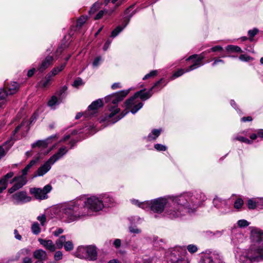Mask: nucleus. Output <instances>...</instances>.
<instances>
[{"mask_svg": "<svg viewBox=\"0 0 263 263\" xmlns=\"http://www.w3.org/2000/svg\"><path fill=\"white\" fill-rule=\"evenodd\" d=\"M10 141H6L3 145H0V160L4 157L11 147L13 143Z\"/></svg>", "mask_w": 263, "mask_h": 263, "instance_id": "6ab92c4d", "label": "nucleus"}, {"mask_svg": "<svg viewBox=\"0 0 263 263\" xmlns=\"http://www.w3.org/2000/svg\"><path fill=\"white\" fill-rule=\"evenodd\" d=\"M66 242V238L65 236H61L55 242V246L56 248L61 249L64 246V244Z\"/></svg>", "mask_w": 263, "mask_h": 263, "instance_id": "473e14b6", "label": "nucleus"}, {"mask_svg": "<svg viewBox=\"0 0 263 263\" xmlns=\"http://www.w3.org/2000/svg\"><path fill=\"white\" fill-rule=\"evenodd\" d=\"M121 87V86L119 83H115L111 85V88L113 89L120 88Z\"/></svg>", "mask_w": 263, "mask_h": 263, "instance_id": "338daca9", "label": "nucleus"}, {"mask_svg": "<svg viewBox=\"0 0 263 263\" xmlns=\"http://www.w3.org/2000/svg\"><path fill=\"white\" fill-rule=\"evenodd\" d=\"M117 7H115L114 9L107 10L104 9L100 11L95 17V20H99L101 18L103 15L110 16L114 12Z\"/></svg>", "mask_w": 263, "mask_h": 263, "instance_id": "a878e982", "label": "nucleus"}, {"mask_svg": "<svg viewBox=\"0 0 263 263\" xmlns=\"http://www.w3.org/2000/svg\"><path fill=\"white\" fill-rule=\"evenodd\" d=\"M223 48L221 46H216L212 47L210 49L208 50V53L210 52H216V51H222Z\"/></svg>", "mask_w": 263, "mask_h": 263, "instance_id": "864d4df0", "label": "nucleus"}, {"mask_svg": "<svg viewBox=\"0 0 263 263\" xmlns=\"http://www.w3.org/2000/svg\"><path fill=\"white\" fill-rule=\"evenodd\" d=\"M101 61H102V59H101V57H98L96 58H95L92 63L93 66L97 67L98 66H99V64H100Z\"/></svg>", "mask_w": 263, "mask_h": 263, "instance_id": "5fc2aeb1", "label": "nucleus"}, {"mask_svg": "<svg viewBox=\"0 0 263 263\" xmlns=\"http://www.w3.org/2000/svg\"><path fill=\"white\" fill-rule=\"evenodd\" d=\"M161 132V129H153L151 133L149 134L147 139L149 141L155 140L159 137Z\"/></svg>", "mask_w": 263, "mask_h": 263, "instance_id": "c85d7f7f", "label": "nucleus"}, {"mask_svg": "<svg viewBox=\"0 0 263 263\" xmlns=\"http://www.w3.org/2000/svg\"><path fill=\"white\" fill-rule=\"evenodd\" d=\"M251 236L255 243L245 250L240 254V263H253L263 261V233L255 229L251 231Z\"/></svg>", "mask_w": 263, "mask_h": 263, "instance_id": "f03ea898", "label": "nucleus"}, {"mask_svg": "<svg viewBox=\"0 0 263 263\" xmlns=\"http://www.w3.org/2000/svg\"><path fill=\"white\" fill-rule=\"evenodd\" d=\"M54 60L55 59L53 55H47L39 65L37 68L38 70L41 72H43L53 64Z\"/></svg>", "mask_w": 263, "mask_h": 263, "instance_id": "4468645a", "label": "nucleus"}, {"mask_svg": "<svg viewBox=\"0 0 263 263\" xmlns=\"http://www.w3.org/2000/svg\"><path fill=\"white\" fill-rule=\"evenodd\" d=\"M83 85V82L81 78L77 79L72 84V86L75 87H78L80 86H82Z\"/></svg>", "mask_w": 263, "mask_h": 263, "instance_id": "8fccbe9b", "label": "nucleus"}, {"mask_svg": "<svg viewBox=\"0 0 263 263\" xmlns=\"http://www.w3.org/2000/svg\"><path fill=\"white\" fill-rule=\"evenodd\" d=\"M85 214L82 206L78 202H73L61 207L59 217L62 221L70 223L85 217Z\"/></svg>", "mask_w": 263, "mask_h": 263, "instance_id": "20e7f679", "label": "nucleus"}, {"mask_svg": "<svg viewBox=\"0 0 263 263\" xmlns=\"http://www.w3.org/2000/svg\"><path fill=\"white\" fill-rule=\"evenodd\" d=\"M101 5V3L99 2H96L90 8L89 10V13L92 14L94 13L97 10L99 9L100 6Z\"/></svg>", "mask_w": 263, "mask_h": 263, "instance_id": "c9c22d12", "label": "nucleus"}, {"mask_svg": "<svg viewBox=\"0 0 263 263\" xmlns=\"http://www.w3.org/2000/svg\"><path fill=\"white\" fill-rule=\"evenodd\" d=\"M57 135H52L44 140H38L32 144V147H36L45 148L48 145L52 142L53 141L58 139Z\"/></svg>", "mask_w": 263, "mask_h": 263, "instance_id": "2eb2a0df", "label": "nucleus"}, {"mask_svg": "<svg viewBox=\"0 0 263 263\" xmlns=\"http://www.w3.org/2000/svg\"><path fill=\"white\" fill-rule=\"evenodd\" d=\"M15 182L14 184L8 190V192L10 194H12L15 192L16 191L19 190L22 188L24 185H25L27 182V180L26 177H24V176H19L17 177H15L11 182V183Z\"/></svg>", "mask_w": 263, "mask_h": 263, "instance_id": "f8f14e48", "label": "nucleus"}, {"mask_svg": "<svg viewBox=\"0 0 263 263\" xmlns=\"http://www.w3.org/2000/svg\"><path fill=\"white\" fill-rule=\"evenodd\" d=\"M83 212L85 213V216H91L95 212L102 210L104 207L100 196H93L88 198L82 205Z\"/></svg>", "mask_w": 263, "mask_h": 263, "instance_id": "423d86ee", "label": "nucleus"}, {"mask_svg": "<svg viewBox=\"0 0 263 263\" xmlns=\"http://www.w3.org/2000/svg\"><path fill=\"white\" fill-rule=\"evenodd\" d=\"M87 19V16H82L80 17L77 21V27H81L85 23Z\"/></svg>", "mask_w": 263, "mask_h": 263, "instance_id": "a19ab883", "label": "nucleus"}, {"mask_svg": "<svg viewBox=\"0 0 263 263\" xmlns=\"http://www.w3.org/2000/svg\"><path fill=\"white\" fill-rule=\"evenodd\" d=\"M12 200L14 204H20L29 202L31 198L27 195L26 191L17 192L11 196Z\"/></svg>", "mask_w": 263, "mask_h": 263, "instance_id": "9b49d317", "label": "nucleus"}, {"mask_svg": "<svg viewBox=\"0 0 263 263\" xmlns=\"http://www.w3.org/2000/svg\"><path fill=\"white\" fill-rule=\"evenodd\" d=\"M68 152L66 146L61 147L58 152L51 156L43 165L37 170L35 176H42L47 173L57 161L62 158Z\"/></svg>", "mask_w": 263, "mask_h": 263, "instance_id": "0eeeda50", "label": "nucleus"}, {"mask_svg": "<svg viewBox=\"0 0 263 263\" xmlns=\"http://www.w3.org/2000/svg\"><path fill=\"white\" fill-rule=\"evenodd\" d=\"M66 65V63H64L60 66L55 67L48 74L52 78L62 71L65 68Z\"/></svg>", "mask_w": 263, "mask_h": 263, "instance_id": "393cba45", "label": "nucleus"}, {"mask_svg": "<svg viewBox=\"0 0 263 263\" xmlns=\"http://www.w3.org/2000/svg\"><path fill=\"white\" fill-rule=\"evenodd\" d=\"M187 69H180L178 70V71H177L176 72H175L174 73V74L172 76V79H175L176 78H178V77L182 76L185 72H187V71H186Z\"/></svg>", "mask_w": 263, "mask_h": 263, "instance_id": "4c0bfd02", "label": "nucleus"}, {"mask_svg": "<svg viewBox=\"0 0 263 263\" xmlns=\"http://www.w3.org/2000/svg\"><path fill=\"white\" fill-rule=\"evenodd\" d=\"M218 63H224V61L221 59H215L212 64L213 66H216Z\"/></svg>", "mask_w": 263, "mask_h": 263, "instance_id": "e2e57ef3", "label": "nucleus"}, {"mask_svg": "<svg viewBox=\"0 0 263 263\" xmlns=\"http://www.w3.org/2000/svg\"><path fill=\"white\" fill-rule=\"evenodd\" d=\"M76 256L88 260H96L98 256L97 248L92 245L80 247L76 252Z\"/></svg>", "mask_w": 263, "mask_h": 263, "instance_id": "6e6552de", "label": "nucleus"}, {"mask_svg": "<svg viewBox=\"0 0 263 263\" xmlns=\"http://www.w3.org/2000/svg\"><path fill=\"white\" fill-rule=\"evenodd\" d=\"M63 232V230L62 228H58L53 232V234L55 236H58L60 234Z\"/></svg>", "mask_w": 263, "mask_h": 263, "instance_id": "13d9d810", "label": "nucleus"}, {"mask_svg": "<svg viewBox=\"0 0 263 263\" xmlns=\"http://www.w3.org/2000/svg\"><path fill=\"white\" fill-rule=\"evenodd\" d=\"M33 257L35 258L42 261L47 259V254L45 251L42 249H38L34 251Z\"/></svg>", "mask_w": 263, "mask_h": 263, "instance_id": "aec40b11", "label": "nucleus"}, {"mask_svg": "<svg viewBox=\"0 0 263 263\" xmlns=\"http://www.w3.org/2000/svg\"><path fill=\"white\" fill-rule=\"evenodd\" d=\"M8 95H10L9 94V92L6 90L4 89H0V100L4 99L7 97Z\"/></svg>", "mask_w": 263, "mask_h": 263, "instance_id": "a18cd8bd", "label": "nucleus"}, {"mask_svg": "<svg viewBox=\"0 0 263 263\" xmlns=\"http://www.w3.org/2000/svg\"><path fill=\"white\" fill-rule=\"evenodd\" d=\"M129 231L131 233H139L140 232V230L135 228L130 227L129 228Z\"/></svg>", "mask_w": 263, "mask_h": 263, "instance_id": "0e129e2a", "label": "nucleus"}, {"mask_svg": "<svg viewBox=\"0 0 263 263\" xmlns=\"http://www.w3.org/2000/svg\"><path fill=\"white\" fill-rule=\"evenodd\" d=\"M114 246L117 249L119 248L121 245V241L120 239H116L113 242Z\"/></svg>", "mask_w": 263, "mask_h": 263, "instance_id": "6e6d98bb", "label": "nucleus"}, {"mask_svg": "<svg viewBox=\"0 0 263 263\" xmlns=\"http://www.w3.org/2000/svg\"><path fill=\"white\" fill-rule=\"evenodd\" d=\"M258 32V30L257 28H254L252 30H250L248 31V34L250 37V40L252 41L253 37Z\"/></svg>", "mask_w": 263, "mask_h": 263, "instance_id": "37998d69", "label": "nucleus"}, {"mask_svg": "<svg viewBox=\"0 0 263 263\" xmlns=\"http://www.w3.org/2000/svg\"><path fill=\"white\" fill-rule=\"evenodd\" d=\"M31 230L33 234L37 235L41 232V228L38 222H34L31 225Z\"/></svg>", "mask_w": 263, "mask_h": 263, "instance_id": "cd10ccee", "label": "nucleus"}, {"mask_svg": "<svg viewBox=\"0 0 263 263\" xmlns=\"http://www.w3.org/2000/svg\"><path fill=\"white\" fill-rule=\"evenodd\" d=\"M62 101L60 100V98H58L57 96H53L48 102V105L52 109H55L56 106L59 105Z\"/></svg>", "mask_w": 263, "mask_h": 263, "instance_id": "b1692460", "label": "nucleus"}, {"mask_svg": "<svg viewBox=\"0 0 263 263\" xmlns=\"http://www.w3.org/2000/svg\"><path fill=\"white\" fill-rule=\"evenodd\" d=\"M187 249L191 253H194L197 252L198 249L196 246L194 245H189L187 247Z\"/></svg>", "mask_w": 263, "mask_h": 263, "instance_id": "09e8293b", "label": "nucleus"}, {"mask_svg": "<svg viewBox=\"0 0 263 263\" xmlns=\"http://www.w3.org/2000/svg\"><path fill=\"white\" fill-rule=\"evenodd\" d=\"M103 102L101 99L93 101L88 107V110L85 113L86 116L89 115L90 116L96 113L98 109L102 106Z\"/></svg>", "mask_w": 263, "mask_h": 263, "instance_id": "dca6fc26", "label": "nucleus"}, {"mask_svg": "<svg viewBox=\"0 0 263 263\" xmlns=\"http://www.w3.org/2000/svg\"><path fill=\"white\" fill-rule=\"evenodd\" d=\"M35 71V69L34 68H33L31 69H30L28 71L27 76L29 78L31 77L34 74Z\"/></svg>", "mask_w": 263, "mask_h": 263, "instance_id": "69168bd1", "label": "nucleus"}, {"mask_svg": "<svg viewBox=\"0 0 263 263\" xmlns=\"http://www.w3.org/2000/svg\"><path fill=\"white\" fill-rule=\"evenodd\" d=\"M100 196L104 206H110L114 201V199L107 194L101 195Z\"/></svg>", "mask_w": 263, "mask_h": 263, "instance_id": "4be33fe9", "label": "nucleus"}, {"mask_svg": "<svg viewBox=\"0 0 263 263\" xmlns=\"http://www.w3.org/2000/svg\"><path fill=\"white\" fill-rule=\"evenodd\" d=\"M14 237L15 238L18 240H22V236L21 235L19 234L18 231L17 230H14Z\"/></svg>", "mask_w": 263, "mask_h": 263, "instance_id": "052dcab7", "label": "nucleus"}, {"mask_svg": "<svg viewBox=\"0 0 263 263\" xmlns=\"http://www.w3.org/2000/svg\"><path fill=\"white\" fill-rule=\"evenodd\" d=\"M64 247L65 250L67 251H71L73 249V245L72 242L71 241H66Z\"/></svg>", "mask_w": 263, "mask_h": 263, "instance_id": "58836bf2", "label": "nucleus"}, {"mask_svg": "<svg viewBox=\"0 0 263 263\" xmlns=\"http://www.w3.org/2000/svg\"><path fill=\"white\" fill-rule=\"evenodd\" d=\"M226 50L228 51L236 52H241L242 50L241 48L235 45H228L226 47Z\"/></svg>", "mask_w": 263, "mask_h": 263, "instance_id": "72a5a7b5", "label": "nucleus"}, {"mask_svg": "<svg viewBox=\"0 0 263 263\" xmlns=\"http://www.w3.org/2000/svg\"><path fill=\"white\" fill-rule=\"evenodd\" d=\"M199 263H215V262L212 256L209 254H205L201 258Z\"/></svg>", "mask_w": 263, "mask_h": 263, "instance_id": "7c9ffc66", "label": "nucleus"}, {"mask_svg": "<svg viewBox=\"0 0 263 263\" xmlns=\"http://www.w3.org/2000/svg\"><path fill=\"white\" fill-rule=\"evenodd\" d=\"M162 81V79H161L156 82L153 87L147 91H145V89H142L136 92L133 97L125 101V105L126 108L127 109L130 108V112L132 114H136L143 105V103L139 100V99L142 101H145L148 99L152 96L153 89L157 86Z\"/></svg>", "mask_w": 263, "mask_h": 263, "instance_id": "39448f33", "label": "nucleus"}, {"mask_svg": "<svg viewBox=\"0 0 263 263\" xmlns=\"http://www.w3.org/2000/svg\"><path fill=\"white\" fill-rule=\"evenodd\" d=\"M19 85L17 82H12L7 86L8 91L10 95L14 94L18 89Z\"/></svg>", "mask_w": 263, "mask_h": 263, "instance_id": "bb28decb", "label": "nucleus"}, {"mask_svg": "<svg viewBox=\"0 0 263 263\" xmlns=\"http://www.w3.org/2000/svg\"><path fill=\"white\" fill-rule=\"evenodd\" d=\"M206 199L205 195L199 192L160 197L140 203L135 199L132 202L142 209H150L154 213H162L163 216L174 219L180 218L187 213H194Z\"/></svg>", "mask_w": 263, "mask_h": 263, "instance_id": "f257e3e1", "label": "nucleus"}, {"mask_svg": "<svg viewBox=\"0 0 263 263\" xmlns=\"http://www.w3.org/2000/svg\"><path fill=\"white\" fill-rule=\"evenodd\" d=\"M39 158H36L31 160L29 163L27 164L26 167L22 171V175L21 176H24V177H26L28 172L29 171L31 168L39 161Z\"/></svg>", "mask_w": 263, "mask_h": 263, "instance_id": "5701e85b", "label": "nucleus"}, {"mask_svg": "<svg viewBox=\"0 0 263 263\" xmlns=\"http://www.w3.org/2000/svg\"><path fill=\"white\" fill-rule=\"evenodd\" d=\"M51 79L52 78L47 73L45 78L39 82V87L42 88L48 87L51 84Z\"/></svg>", "mask_w": 263, "mask_h": 263, "instance_id": "412c9836", "label": "nucleus"}, {"mask_svg": "<svg viewBox=\"0 0 263 263\" xmlns=\"http://www.w3.org/2000/svg\"><path fill=\"white\" fill-rule=\"evenodd\" d=\"M157 70H152L149 73L146 74L143 78V80H146L148 78L154 77L157 74Z\"/></svg>", "mask_w": 263, "mask_h": 263, "instance_id": "603ef678", "label": "nucleus"}, {"mask_svg": "<svg viewBox=\"0 0 263 263\" xmlns=\"http://www.w3.org/2000/svg\"><path fill=\"white\" fill-rule=\"evenodd\" d=\"M243 203L242 199L238 198L235 201L234 206L235 209H239L242 206Z\"/></svg>", "mask_w": 263, "mask_h": 263, "instance_id": "79ce46f5", "label": "nucleus"}, {"mask_svg": "<svg viewBox=\"0 0 263 263\" xmlns=\"http://www.w3.org/2000/svg\"><path fill=\"white\" fill-rule=\"evenodd\" d=\"M62 51L63 48L62 47H60L57 49V51L55 53V60H56L58 58V55L60 54L62 52Z\"/></svg>", "mask_w": 263, "mask_h": 263, "instance_id": "680f3d73", "label": "nucleus"}, {"mask_svg": "<svg viewBox=\"0 0 263 263\" xmlns=\"http://www.w3.org/2000/svg\"><path fill=\"white\" fill-rule=\"evenodd\" d=\"M14 173L12 172L7 173L0 179V193L5 190L8 186V180L12 178Z\"/></svg>", "mask_w": 263, "mask_h": 263, "instance_id": "a211bd4d", "label": "nucleus"}, {"mask_svg": "<svg viewBox=\"0 0 263 263\" xmlns=\"http://www.w3.org/2000/svg\"><path fill=\"white\" fill-rule=\"evenodd\" d=\"M213 204L221 214H226L230 211V206L225 200L216 197L213 199Z\"/></svg>", "mask_w": 263, "mask_h": 263, "instance_id": "ddd939ff", "label": "nucleus"}, {"mask_svg": "<svg viewBox=\"0 0 263 263\" xmlns=\"http://www.w3.org/2000/svg\"><path fill=\"white\" fill-rule=\"evenodd\" d=\"M111 43V41L109 40V39H108L106 41V42H105V44H104V45L103 46V50L104 51H106V50H107V49L108 48V47H109V45H110Z\"/></svg>", "mask_w": 263, "mask_h": 263, "instance_id": "bf43d9fd", "label": "nucleus"}, {"mask_svg": "<svg viewBox=\"0 0 263 263\" xmlns=\"http://www.w3.org/2000/svg\"><path fill=\"white\" fill-rule=\"evenodd\" d=\"M63 258V253L61 251H58L55 252L54 255V260L58 261L61 260Z\"/></svg>", "mask_w": 263, "mask_h": 263, "instance_id": "3c124183", "label": "nucleus"}, {"mask_svg": "<svg viewBox=\"0 0 263 263\" xmlns=\"http://www.w3.org/2000/svg\"><path fill=\"white\" fill-rule=\"evenodd\" d=\"M127 24H126L124 26L121 27L120 26H117L112 32L111 33V37H115L118 34L122 31V30L125 27Z\"/></svg>", "mask_w": 263, "mask_h": 263, "instance_id": "f704fd0d", "label": "nucleus"}, {"mask_svg": "<svg viewBox=\"0 0 263 263\" xmlns=\"http://www.w3.org/2000/svg\"><path fill=\"white\" fill-rule=\"evenodd\" d=\"M257 134L258 135V137L263 138V129H259L256 130Z\"/></svg>", "mask_w": 263, "mask_h": 263, "instance_id": "774afa93", "label": "nucleus"}, {"mask_svg": "<svg viewBox=\"0 0 263 263\" xmlns=\"http://www.w3.org/2000/svg\"><path fill=\"white\" fill-rule=\"evenodd\" d=\"M259 199L252 198L248 201V207L249 209H254L258 203Z\"/></svg>", "mask_w": 263, "mask_h": 263, "instance_id": "2f4dec72", "label": "nucleus"}, {"mask_svg": "<svg viewBox=\"0 0 263 263\" xmlns=\"http://www.w3.org/2000/svg\"><path fill=\"white\" fill-rule=\"evenodd\" d=\"M67 87L66 86H64L58 91H57V95L59 97L60 100L62 101L63 99L66 98L67 96Z\"/></svg>", "mask_w": 263, "mask_h": 263, "instance_id": "c756f323", "label": "nucleus"}, {"mask_svg": "<svg viewBox=\"0 0 263 263\" xmlns=\"http://www.w3.org/2000/svg\"><path fill=\"white\" fill-rule=\"evenodd\" d=\"M129 91L130 89L122 90L105 98V99L106 102H111V103L108 106L110 113L101 119L100 122H107L108 124L115 123L124 117L128 112V111H124L120 115V117L118 116V118L112 119L113 117L120 110L117 106L118 102L122 101L129 92Z\"/></svg>", "mask_w": 263, "mask_h": 263, "instance_id": "7ed1b4c3", "label": "nucleus"}, {"mask_svg": "<svg viewBox=\"0 0 263 263\" xmlns=\"http://www.w3.org/2000/svg\"><path fill=\"white\" fill-rule=\"evenodd\" d=\"M239 58L240 60L243 62H248L253 60L252 58L246 54H241Z\"/></svg>", "mask_w": 263, "mask_h": 263, "instance_id": "de8ad7c7", "label": "nucleus"}, {"mask_svg": "<svg viewBox=\"0 0 263 263\" xmlns=\"http://www.w3.org/2000/svg\"><path fill=\"white\" fill-rule=\"evenodd\" d=\"M52 190V186L50 184L45 185L43 189L41 188H31L30 193L37 200H44L48 198L47 194Z\"/></svg>", "mask_w": 263, "mask_h": 263, "instance_id": "1a4fd4ad", "label": "nucleus"}, {"mask_svg": "<svg viewBox=\"0 0 263 263\" xmlns=\"http://www.w3.org/2000/svg\"><path fill=\"white\" fill-rule=\"evenodd\" d=\"M238 226L240 228H245L249 226V223L246 220L241 219L237 222Z\"/></svg>", "mask_w": 263, "mask_h": 263, "instance_id": "c03bdc74", "label": "nucleus"}, {"mask_svg": "<svg viewBox=\"0 0 263 263\" xmlns=\"http://www.w3.org/2000/svg\"><path fill=\"white\" fill-rule=\"evenodd\" d=\"M233 140H238V141H241L242 142L246 143L248 144H252V140H249L248 139H247L245 137H242V136L236 137L233 139Z\"/></svg>", "mask_w": 263, "mask_h": 263, "instance_id": "e433bc0d", "label": "nucleus"}, {"mask_svg": "<svg viewBox=\"0 0 263 263\" xmlns=\"http://www.w3.org/2000/svg\"><path fill=\"white\" fill-rule=\"evenodd\" d=\"M208 53V50L203 52L199 55L194 54L189 57L186 61L192 60L193 64L187 68L186 71H192L202 65V61L205 58V53Z\"/></svg>", "mask_w": 263, "mask_h": 263, "instance_id": "9d476101", "label": "nucleus"}, {"mask_svg": "<svg viewBox=\"0 0 263 263\" xmlns=\"http://www.w3.org/2000/svg\"><path fill=\"white\" fill-rule=\"evenodd\" d=\"M38 241L46 250L51 252H54L56 250V246L51 240L39 238Z\"/></svg>", "mask_w": 263, "mask_h": 263, "instance_id": "f3484780", "label": "nucleus"}, {"mask_svg": "<svg viewBox=\"0 0 263 263\" xmlns=\"http://www.w3.org/2000/svg\"><path fill=\"white\" fill-rule=\"evenodd\" d=\"M37 220L40 222L42 226H44L46 222V216L45 214L39 215L37 217Z\"/></svg>", "mask_w": 263, "mask_h": 263, "instance_id": "ea45409f", "label": "nucleus"}, {"mask_svg": "<svg viewBox=\"0 0 263 263\" xmlns=\"http://www.w3.org/2000/svg\"><path fill=\"white\" fill-rule=\"evenodd\" d=\"M206 234L210 236H214L215 235H217L218 236H220L221 235V232L216 231V233H213L211 231H206Z\"/></svg>", "mask_w": 263, "mask_h": 263, "instance_id": "4d7b16f0", "label": "nucleus"}, {"mask_svg": "<svg viewBox=\"0 0 263 263\" xmlns=\"http://www.w3.org/2000/svg\"><path fill=\"white\" fill-rule=\"evenodd\" d=\"M154 147L158 151H165L167 149V147L166 146L161 144H155L154 145Z\"/></svg>", "mask_w": 263, "mask_h": 263, "instance_id": "49530a36", "label": "nucleus"}]
</instances>
